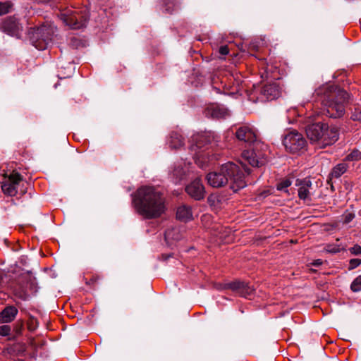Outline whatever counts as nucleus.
<instances>
[{
  "label": "nucleus",
  "mask_w": 361,
  "mask_h": 361,
  "mask_svg": "<svg viewBox=\"0 0 361 361\" xmlns=\"http://www.w3.org/2000/svg\"><path fill=\"white\" fill-rule=\"evenodd\" d=\"M59 17L66 25L76 30L86 25L89 13L86 8L79 10L75 8H70L60 11Z\"/></svg>",
  "instance_id": "6"
},
{
  "label": "nucleus",
  "mask_w": 361,
  "mask_h": 361,
  "mask_svg": "<svg viewBox=\"0 0 361 361\" xmlns=\"http://www.w3.org/2000/svg\"><path fill=\"white\" fill-rule=\"evenodd\" d=\"M348 168V164L344 162L338 164L333 168L330 176L331 178H338L346 172Z\"/></svg>",
  "instance_id": "22"
},
{
  "label": "nucleus",
  "mask_w": 361,
  "mask_h": 361,
  "mask_svg": "<svg viewBox=\"0 0 361 361\" xmlns=\"http://www.w3.org/2000/svg\"><path fill=\"white\" fill-rule=\"evenodd\" d=\"M350 118L353 121H361V111L355 109L352 113Z\"/></svg>",
  "instance_id": "33"
},
{
  "label": "nucleus",
  "mask_w": 361,
  "mask_h": 361,
  "mask_svg": "<svg viewBox=\"0 0 361 361\" xmlns=\"http://www.w3.org/2000/svg\"><path fill=\"white\" fill-rule=\"evenodd\" d=\"M12 6L13 4L10 1L0 2V16L9 13Z\"/></svg>",
  "instance_id": "24"
},
{
  "label": "nucleus",
  "mask_w": 361,
  "mask_h": 361,
  "mask_svg": "<svg viewBox=\"0 0 361 361\" xmlns=\"http://www.w3.org/2000/svg\"><path fill=\"white\" fill-rule=\"evenodd\" d=\"M240 164L241 166L243 168L244 172H245L247 174H249L250 173V169L246 168L242 161H240Z\"/></svg>",
  "instance_id": "37"
},
{
  "label": "nucleus",
  "mask_w": 361,
  "mask_h": 361,
  "mask_svg": "<svg viewBox=\"0 0 361 361\" xmlns=\"http://www.w3.org/2000/svg\"><path fill=\"white\" fill-rule=\"evenodd\" d=\"M22 180V176L18 173L10 174L1 185L3 192L8 196L13 197L17 194V185Z\"/></svg>",
  "instance_id": "11"
},
{
  "label": "nucleus",
  "mask_w": 361,
  "mask_h": 361,
  "mask_svg": "<svg viewBox=\"0 0 361 361\" xmlns=\"http://www.w3.org/2000/svg\"><path fill=\"white\" fill-rule=\"evenodd\" d=\"M349 251L353 255H359L361 254V246L359 245H355L349 249Z\"/></svg>",
  "instance_id": "32"
},
{
  "label": "nucleus",
  "mask_w": 361,
  "mask_h": 361,
  "mask_svg": "<svg viewBox=\"0 0 361 361\" xmlns=\"http://www.w3.org/2000/svg\"><path fill=\"white\" fill-rule=\"evenodd\" d=\"M326 129L324 130L322 148L334 143L338 140L339 137V130L338 127L335 126H329L328 124H326Z\"/></svg>",
  "instance_id": "15"
},
{
  "label": "nucleus",
  "mask_w": 361,
  "mask_h": 361,
  "mask_svg": "<svg viewBox=\"0 0 361 361\" xmlns=\"http://www.w3.org/2000/svg\"><path fill=\"white\" fill-rule=\"evenodd\" d=\"M207 180L213 188H220L230 183V188L234 192L247 185L245 173L239 166L233 162H227L223 164L218 171L208 173Z\"/></svg>",
  "instance_id": "3"
},
{
  "label": "nucleus",
  "mask_w": 361,
  "mask_h": 361,
  "mask_svg": "<svg viewBox=\"0 0 361 361\" xmlns=\"http://www.w3.org/2000/svg\"><path fill=\"white\" fill-rule=\"evenodd\" d=\"M290 184H291V183L289 180H285L278 184L277 189L279 190H283L287 188L288 187H289L290 185Z\"/></svg>",
  "instance_id": "31"
},
{
  "label": "nucleus",
  "mask_w": 361,
  "mask_h": 361,
  "mask_svg": "<svg viewBox=\"0 0 361 361\" xmlns=\"http://www.w3.org/2000/svg\"><path fill=\"white\" fill-rule=\"evenodd\" d=\"M188 195L195 200L204 199L205 195L204 186L201 179L195 178L185 187Z\"/></svg>",
  "instance_id": "12"
},
{
  "label": "nucleus",
  "mask_w": 361,
  "mask_h": 361,
  "mask_svg": "<svg viewBox=\"0 0 361 361\" xmlns=\"http://www.w3.org/2000/svg\"><path fill=\"white\" fill-rule=\"evenodd\" d=\"M16 294L23 300H27L29 297V293L27 290H16Z\"/></svg>",
  "instance_id": "34"
},
{
  "label": "nucleus",
  "mask_w": 361,
  "mask_h": 361,
  "mask_svg": "<svg viewBox=\"0 0 361 361\" xmlns=\"http://www.w3.org/2000/svg\"><path fill=\"white\" fill-rule=\"evenodd\" d=\"M322 263H323V261H322V259H316V260H314V261L312 263V264L313 266H315V267H319V266L322 265Z\"/></svg>",
  "instance_id": "36"
},
{
  "label": "nucleus",
  "mask_w": 361,
  "mask_h": 361,
  "mask_svg": "<svg viewBox=\"0 0 361 361\" xmlns=\"http://www.w3.org/2000/svg\"><path fill=\"white\" fill-rule=\"evenodd\" d=\"M99 279L98 276H93L89 281V284L95 283Z\"/></svg>",
  "instance_id": "38"
},
{
  "label": "nucleus",
  "mask_w": 361,
  "mask_h": 361,
  "mask_svg": "<svg viewBox=\"0 0 361 361\" xmlns=\"http://www.w3.org/2000/svg\"><path fill=\"white\" fill-rule=\"evenodd\" d=\"M262 99L273 100L278 98L281 94V89L276 82L264 85L260 91Z\"/></svg>",
  "instance_id": "14"
},
{
  "label": "nucleus",
  "mask_w": 361,
  "mask_h": 361,
  "mask_svg": "<svg viewBox=\"0 0 361 361\" xmlns=\"http://www.w3.org/2000/svg\"><path fill=\"white\" fill-rule=\"evenodd\" d=\"M343 250L339 245H327L325 247V250L329 253H337Z\"/></svg>",
  "instance_id": "27"
},
{
  "label": "nucleus",
  "mask_w": 361,
  "mask_h": 361,
  "mask_svg": "<svg viewBox=\"0 0 361 361\" xmlns=\"http://www.w3.org/2000/svg\"><path fill=\"white\" fill-rule=\"evenodd\" d=\"M343 223L348 224L355 218V214L352 212H345L343 215Z\"/></svg>",
  "instance_id": "28"
},
{
  "label": "nucleus",
  "mask_w": 361,
  "mask_h": 361,
  "mask_svg": "<svg viewBox=\"0 0 361 361\" xmlns=\"http://www.w3.org/2000/svg\"><path fill=\"white\" fill-rule=\"evenodd\" d=\"M229 53V49L227 46H221L219 48V54L221 55L225 56Z\"/></svg>",
  "instance_id": "35"
},
{
  "label": "nucleus",
  "mask_w": 361,
  "mask_h": 361,
  "mask_svg": "<svg viewBox=\"0 0 361 361\" xmlns=\"http://www.w3.org/2000/svg\"><path fill=\"white\" fill-rule=\"evenodd\" d=\"M361 159V152L358 149H353L349 154H348L344 161H355Z\"/></svg>",
  "instance_id": "23"
},
{
  "label": "nucleus",
  "mask_w": 361,
  "mask_h": 361,
  "mask_svg": "<svg viewBox=\"0 0 361 361\" xmlns=\"http://www.w3.org/2000/svg\"><path fill=\"white\" fill-rule=\"evenodd\" d=\"M56 27L51 23L47 22L40 27L33 28L30 32L32 45L39 50L46 49L51 43Z\"/></svg>",
  "instance_id": "5"
},
{
  "label": "nucleus",
  "mask_w": 361,
  "mask_h": 361,
  "mask_svg": "<svg viewBox=\"0 0 361 361\" xmlns=\"http://www.w3.org/2000/svg\"><path fill=\"white\" fill-rule=\"evenodd\" d=\"M188 167L185 163H178L174 165L169 173V178L174 183H178L186 177Z\"/></svg>",
  "instance_id": "18"
},
{
  "label": "nucleus",
  "mask_w": 361,
  "mask_h": 361,
  "mask_svg": "<svg viewBox=\"0 0 361 361\" xmlns=\"http://www.w3.org/2000/svg\"><path fill=\"white\" fill-rule=\"evenodd\" d=\"M22 27L14 17L7 18L2 23L1 29L4 32L13 36H18Z\"/></svg>",
  "instance_id": "17"
},
{
  "label": "nucleus",
  "mask_w": 361,
  "mask_h": 361,
  "mask_svg": "<svg viewBox=\"0 0 361 361\" xmlns=\"http://www.w3.org/2000/svg\"><path fill=\"white\" fill-rule=\"evenodd\" d=\"M204 114L206 117L215 119L225 118L229 116V112L226 108L216 104L209 105L204 109Z\"/></svg>",
  "instance_id": "13"
},
{
  "label": "nucleus",
  "mask_w": 361,
  "mask_h": 361,
  "mask_svg": "<svg viewBox=\"0 0 361 361\" xmlns=\"http://www.w3.org/2000/svg\"><path fill=\"white\" fill-rule=\"evenodd\" d=\"M219 141V136L214 132L209 131L197 133L192 137L190 150L194 152V156L201 157V152L208 149L209 145H216Z\"/></svg>",
  "instance_id": "7"
},
{
  "label": "nucleus",
  "mask_w": 361,
  "mask_h": 361,
  "mask_svg": "<svg viewBox=\"0 0 361 361\" xmlns=\"http://www.w3.org/2000/svg\"><path fill=\"white\" fill-rule=\"evenodd\" d=\"M296 185L298 186V197L302 200H310L312 184L309 178L297 180Z\"/></svg>",
  "instance_id": "16"
},
{
  "label": "nucleus",
  "mask_w": 361,
  "mask_h": 361,
  "mask_svg": "<svg viewBox=\"0 0 361 361\" xmlns=\"http://www.w3.org/2000/svg\"><path fill=\"white\" fill-rule=\"evenodd\" d=\"M11 328L9 325L0 326V336H5L10 334Z\"/></svg>",
  "instance_id": "29"
},
{
  "label": "nucleus",
  "mask_w": 361,
  "mask_h": 361,
  "mask_svg": "<svg viewBox=\"0 0 361 361\" xmlns=\"http://www.w3.org/2000/svg\"><path fill=\"white\" fill-rule=\"evenodd\" d=\"M326 123L321 122L309 124L305 128L307 138L312 143L317 144L320 148H322L324 130L326 129Z\"/></svg>",
  "instance_id": "9"
},
{
  "label": "nucleus",
  "mask_w": 361,
  "mask_h": 361,
  "mask_svg": "<svg viewBox=\"0 0 361 361\" xmlns=\"http://www.w3.org/2000/svg\"><path fill=\"white\" fill-rule=\"evenodd\" d=\"M176 217L182 221H188L192 219L191 207L187 205H181L177 209Z\"/></svg>",
  "instance_id": "20"
},
{
  "label": "nucleus",
  "mask_w": 361,
  "mask_h": 361,
  "mask_svg": "<svg viewBox=\"0 0 361 361\" xmlns=\"http://www.w3.org/2000/svg\"><path fill=\"white\" fill-rule=\"evenodd\" d=\"M18 311L14 306H8L0 312V323H8L16 317Z\"/></svg>",
  "instance_id": "19"
},
{
  "label": "nucleus",
  "mask_w": 361,
  "mask_h": 361,
  "mask_svg": "<svg viewBox=\"0 0 361 361\" xmlns=\"http://www.w3.org/2000/svg\"><path fill=\"white\" fill-rule=\"evenodd\" d=\"M235 136L240 141H243L249 145H252L250 149L242 152V159L247 161L252 166L259 167L266 162L265 154L262 152L264 145L257 141V137L254 130L246 126L238 128Z\"/></svg>",
  "instance_id": "4"
},
{
  "label": "nucleus",
  "mask_w": 361,
  "mask_h": 361,
  "mask_svg": "<svg viewBox=\"0 0 361 361\" xmlns=\"http://www.w3.org/2000/svg\"><path fill=\"white\" fill-rule=\"evenodd\" d=\"M306 143L307 142L302 134L296 131L288 133L283 140V145L286 150L291 153H296L305 149Z\"/></svg>",
  "instance_id": "8"
},
{
  "label": "nucleus",
  "mask_w": 361,
  "mask_h": 361,
  "mask_svg": "<svg viewBox=\"0 0 361 361\" xmlns=\"http://www.w3.org/2000/svg\"><path fill=\"white\" fill-rule=\"evenodd\" d=\"M350 288L353 292L361 290V275L354 279L350 285Z\"/></svg>",
  "instance_id": "26"
},
{
  "label": "nucleus",
  "mask_w": 361,
  "mask_h": 361,
  "mask_svg": "<svg viewBox=\"0 0 361 361\" xmlns=\"http://www.w3.org/2000/svg\"><path fill=\"white\" fill-rule=\"evenodd\" d=\"M316 93L321 96L322 113L326 116L338 118L345 112V105L349 100V94L334 85H326L319 87Z\"/></svg>",
  "instance_id": "2"
},
{
  "label": "nucleus",
  "mask_w": 361,
  "mask_h": 361,
  "mask_svg": "<svg viewBox=\"0 0 361 361\" xmlns=\"http://www.w3.org/2000/svg\"><path fill=\"white\" fill-rule=\"evenodd\" d=\"M223 288H230L242 297L251 299L255 295V288L249 283L236 281L224 285Z\"/></svg>",
  "instance_id": "10"
},
{
  "label": "nucleus",
  "mask_w": 361,
  "mask_h": 361,
  "mask_svg": "<svg viewBox=\"0 0 361 361\" xmlns=\"http://www.w3.org/2000/svg\"><path fill=\"white\" fill-rule=\"evenodd\" d=\"M3 282V276L0 274V286H1V283Z\"/></svg>",
  "instance_id": "39"
},
{
  "label": "nucleus",
  "mask_w": 361,
  "mask_h": 361,
  "mask_svg": "<svg viewBox=\"0 0 361 361\" xmlns=\"http://www.w3.org/2000/svg\"><path fill=\"white\" fill-rule=\"evenodd\" d=\"M27 328L30 331H35L38 326V322L35 317L32 315L29 316L28 320L27 322Z\"/></svg>",
  "instance_id": "25"
},
{
  "label": "nucleus",
  "mask_w": 361,
  "mask_h": 361,
  "mask_svg": "<svg viewBox=\"0 0 361 361\" xmlns=\"http://www.w3.org/2000/svg\"><path fill=\"white\" fill-rule=\"evenodd\" d=\"M184 144V139L182 135L177 133L173 132L171 134L169 145L173 149H178Z\"/></svg>",
  "instance_id": "21"
},
{
  "label": "nucleus",
  "mask_w": 361,
  "mask_h": 361,
  "mask_svg": "<svg viewBox=\"0 0 361 361\" xmlns=\"http://www.w3.org/2000/svg\"><path fill=\"white\" fill-rule=\"evenodd\" d=\"M133 204L137 214L146 219L159 218L166 210L164 195L151 186L138 188L133 195Z\"/></svg>",
  "instance_id": "1"
},
{
  "label": "nucleus",
  "mask_w": 361,
  "mask_h": 361,
  "mask_svg": "<svg viewBox=\"0 0 361 361\" xmlns=\"http://www.w3.org/2000/svg\"><path fill=\"white\" fill-rule=\"evenodd\" d=\"M361 264V259H352L349 262V269H353Z\"/></svg>",
  "instance_id": "30"
}]
</instances>
